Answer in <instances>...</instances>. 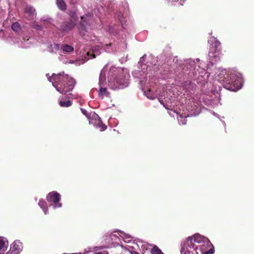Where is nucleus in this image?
Returning <instances> with one entry per match:
<instances>
[{"instance_id":"nucleus-40","label":"nucleus","mask_w":254,"mask_h":254,"mask_svg":"<svg viewBox=\"0 0 254 254\" xmlns=\"http://www.w3.org/2000/svg\"><path fill=\"white\" fill-rule=\"evenodd\" d=\"M36 29H38V30H41L42 28H41V26L39 25H37L36 26Z\"/></svg>"},{"instance_id":"nucleus-12","label":"nucleus","mask_w":254,"mask_h":254,"mask_svg":"<svg viewBox=\"0 0 254 254\" xmlns=\"http://www.w3.org/2000/svg\"><path fill=\"white\" fill-rule=\"evenodd\" d=\"M190 110L189 108V110ZM193 109H191V111H189V113L187 115L185 113H184V115L183 113L180 114L179 116L177 117L178 122L180 125H185L186 124L187 120L186 118L190 116H195L198 115L200 113V109L197 107L195 109L194 112H192ZM179 114H181L180 113Z\"/></svg>"},{"instance_id":"nucleus-9","label":"nucleus","mask_w":254,"mask_h":254,"mask_svg":"<svg viewBox=\"0 0 254 254\" xmlns=\"http://www.w3.org/2000/svg\"><path fill=\"white\" fill-rule=\"evenodd\" d=\"M60 199V194L56 191L49 193L47 196V201L50 203V205L52 206L54 208L62 207V203L59 202Z\"/></svg>"},{"instance_id":"nucleus-19","label":"nucleus","mask_w":254,"mask_h":254,"mask_svg":"<svg viewBox=\"0 0 254 254\" xmlns=\"http://www.w3.org/2000/svg\"><path fill=\"white\" fill-rule=\"evenodd\" d=\"M208 42L211 46L210 49H213L214 51H220L221 43L215 37H211L208 40Z\"/></svg>"},{"instance_id":"nucleus-46","label":"nucleus","mask_w":254,"mask_h":254,"mask_svg":"<svg viewBox=\"0 0 254 254\" xmlns=\"http://www.w3.org/2000/svg\"><path fill=\"white\" fill-rule=\"evenodd\" d=\"M46 76L48 77L49 76V74H47Z\"/></svg>"},{"instance_id":"nucleus-6","label":"nucleus","mask_w":254,"mask_h":254,"mask_svg":"<svg viewBox=\"0 0 254 254\" xmlns=\"http://www.w3.org/2000/svg\"><path fill=\"white\" fill-rule=\"evenodd\" d=\"M92 19L93 15L90 13L81 17V21L78 27L80 35L84 36L86 34L87 32V26L91 25Z\"/></svg>"},{"instance_id":"nucleus-42","label":"nucleus","mask_w":254,"mask_h":254,"mask_svg":"<svg viewBox=\"0 0 254 254\" xmlns=\"http://www.w3.org/2000/svg\"><path fill=\"white\" fill-rule=\"evenodd\" d=\"M212 114L213 115L215 116H217V114H216V113H215V112H212Z\"/></svg>"},{"instance_id":"nucleus-31","label":"nucleus","mask_w":254,"mask_h":254,"mask_svg":"<svg viewBox=\"0 0 254 254\" xmlns=\"http://www.w3.org/2000/svg\"><path fill=\"white\" fill-rule=\"evenodd\" d=\"M59 104L60 106L62 107H68L72 105V102L70 100H67L66 101H61L59 102Z\"/></svg>"},{"instance_id":"nucleus-2","label":"nucleus","mask_w":254,"mask_h":254,"mask_svg":"<svg viewBox=\"0 0 254 254\" xmlns=\"http://www.w3.org/2000/svg\"><path fill=\"white\" fill-rule=\"evenodd\" d=\"M218 80L224 88L233 91L240 89L243 85L242 74L232 69H223L218 75Z\"/></svg>"},{"instance_id":"nucleus-39","label":"nucleus","mask_w":254,"mask_h":254,"mask_svg":"<svg viewBox=\"0 0 254 254\" xmlns=\"http://www.w3.org/2000/svg\"><path fill=\"white\" fill-rule=\"evenodd\" d=\"M179 0H172L174 1H178ZM186 0H180V5H183V2H184Z\"/></svg>"},{"instance_id":"nucleus-14","label":"nucleus","mask_w":254,"mask_h":254,"mask_svg":"<svg viewBox=\"0 0 254 254\" xmlns=\"http://www.w3.org/2000/svg\"><path fill=\"white\" fill-rule=\"evenodd\" d=\"M220 51H214L213 49H210L208 53V60L209 63L212 65L214 64L220 60Z\"/></svg>"},{"instance_id":"nucleus-34","label":"nucleus","mask_w":254,"mask_h":254,"mask_svg":"<svg viewBox=\"0 0 254 254\" xmlns=\"http://www.w3.org/2000/svg\"><path fill=\"white\" fill-rule=\"evenodd\" d=\"M214 251L213 249H210L207 252H206V251H202L201 252L202 254H212L214 253Z\"/></svg>"},{"instance_id":"nucleus-44","label":"nucleus","mask_w":254,"mask_h":254,"mask_svg":"<svg viewBox=\"0 0 254 254\" xmlns=\"http://www.w3.org/2000/svg\"><path fill=\"white\" fill-rule=\"evenodd\" d=\"M196 61H197V62H199V60L198 59H196Z\"/></svg>"},{"instance_id":"nucleus-36","label":"nucleus","mask_w":254,"mask_h":254,"mask_svg":"<svg viewBox=\"0 0 254 254\" xmlns=\"http://www.w3.org/2000/svg\"><path fill=\"white\" fill-rule=\"evenodd\" d=\"M94 254H108V253L106 251H103L102 252H97Z\"/></svg>"},{"instance_id":"nucleus-37","label":"nucleus","mask_w":254,"mask_h":254,"mask_svg":"<svg viewBox=\"0 0 254 254\" xmlns=\"http://www.w3.org/2000/svg\"><path fill=\"white\" fill-rule=\"evenodd\" d=\"M122 16H123V14L122 13H120V15L118 16L120 22L122 23V25H123L122 20Z\"/></svg>"},{"instance_id":"nucleus-45","label":"nucleus","mask_w":254,"mask_h":254,"mask_svg":"<svg viewBox=\"0 0 254 254\" xmlns=\"http://www.w3.org/2000/svg\"><path fill=\"white\" fill-rule=\"evenodd\" d=\"M174 113H175L177 114V115H178V114H179V113H178L176 112H175V111H174Z\"/></svg>"},{"instance_id":"nucleus-13","label":"nucleus","mask_w":254,"mask_h":254,"mask_svg":"<svg viewBox=\"0 0 254 254\" xmlns=\"http://www.w3.org/2000/svg\"><path fill=\"white\" fill-rule=\"evenodd\" d=\"M22 249V243L19 241L16 240L10 245L9 250L5 254H19Z\"/></svg>"},{"instance_id":"nucleus-1","label":"nucleus","mask_w":254,"mask_h":254,"mask_svg":"<svg viewBox=\"0 0 254 254\" xmlns=\"http://www.w3.org/2000/svg\"><path fill=\"white\" fill-rule=\"evenodd\" d=\"M129 77L127 69L112 66L108 72V85L113 90L123 89L128 85Z\"/></svg>"},{"instance_id":"nucleus-18","label":"nucleus","mask_w":254,"mask_h":254,"mask_svg":"<svg viewBox=\"0 0 254 254\" xmlns=\"http://www.w3.org/2000/svg\"><path fill=\"white\" fill-rule=\"evenodd\" d=\"M74 47L72 45L67 44H63L61 45L60 55L70 54L74 51Z\"/></svg>"},{"instance_id":"nucleus-33","label":"nucleus","mask_w":254,"mask_h":254,"mask_svg":"<svg viewBox=\"0 0 254 254\" xmlns=\"http://www.w3.org/2000/svg\"><path fill=\"white\" fill-rule=\"evenodd\" d=\"M80 110H81L82 113L83 115H84L87 118H88V119H89V118L90 117L88 116V113L87 111L86 110L82 109V108H81Z\"/></svg>"},{"instance_id":"nucleus-22","label":"nucleus","mask_w":254,"mask_h":254,"mask_svg":"<svg viewBox=\"0 0 254 254\" xmlns=\"http://www.w3.org/2000/svg\"><path fill=\"white\" fill-rule=\"evenodd\" d=\"M114 232H117L120 238L123 239L126 243H130L133 239V237L127 234L123 231H117Z\"/></svg>"},{"instance_id":"nucleus-11","label":"nucleus","mask_w":254,"mask_h":254,"mask_svg":"<svg viewBox=\"0 0 254 254\" xmlns=\"http://www.w3.org/2000/svg\"><path fill=\"white\" fill-rule=\"evenodd\" d=\"M89 123L93 125L95 127L100 129V131H104L107 128V127L102 124L99 116L93 113L89 118Z\"/></svg>"},{"instance_id":"nucleus-21","label":"nucleus","mask_w":254,"mask_h":254,"mask_svg":"<svg viewBox=\"0 0 254 254\" xmlns=\"http://www.w3.org/2000/svg\"><path fill=\"white\" fill-rule=\"evenodd\" d=\"M101 49L98 46L95 47L91 52H88L86 53L87 58L88 60L95 58L96 55L100 54Z\"/></svg>"},{"instance_id":"nucleus-23","label":"nucleus","mask_w":254,"mask_h":254,"mask_svg":"<svg viewBox=\"0 0 254 254\" xmlns=\"http://www.w3.org/2000/svg\"><path fill=\"white\" fill-rule=\"evenodd\" d=\"M142 90H143L144 95L147 98L153 100L157 97L156 94H154L150 89L146 90L145 88H142Z\"/></svg>"},{"instance_id":"nucleus-25","label":"nucleus","mask_w":254,"mask_h":254,"mask_svg":"<svg viewBox=\"0 0 254 254\" xmlns=\"http://www.w3.org/2000/svg\"><path fill=\"white\" fill-rule=\"evenodd\" d=\"M8 245V242L6 239L0 237V252L4 251Z\"/></svg>"},{"instance_id":"nucleus-41","label":"nucleus","mask_w":254,"mask_h":254,"mask_svg":"<svg viewBox=\"0 0 254 254\" xmlns=\"http://www.w3.org/2000/svg\"><path fill=\"white\" fill-rule=\"evenodd\" d=\"M109 30H110L111 32H113V30H114L113 29H112V26H110Z\"/></svg>"},{"instance_id":"nucleus-16","label":"nucleus","mask_w":254,"mask_h":254,"mask_svg":"<svg viewBox=\"0 0 254 254\" xmlns=\"http://www.w3.org/2000/svg\"><path fill=\"white\" fill-rule=\"evenodd\" d=\"M186 62L187 64H189V67L188 66L187 68H189L190 70H192V72L194 74L196 75L197 72L198 73L200 72L198 68H200V66L199 65H196L194 60L191 59L187 60ZM203 70L205 71V69L204 68L202 69L201 72H202Z\"/></svg>"},{"instance_id":"nucleus-32","label":"nucleus","mask_w":254,"mask_h":254,"mask_svg":"<svg viewBox=\"0 0 254 254\" xmlns=\"http://www.w3.org/2000/svg\"><path fill=\"white\" fill-rule=\"evenodd\" d=\"M151 254H163L162 251L156 246L153 247L151 251Z\"/></svg>"},{"instance_id":"nucleus-8","label":"nucleus","mask_w":254,"mask_h":254,"mask_svg":"<svg viewBox=\"0 0 254 254\" xmlns=\"http://www.w3.org/2000/svg\"><path fill=\"white\" fill-rule=\"evenodd\" d=\"M70 20L69 21H65L62 23L61 26V29L67 32L72 30L75 25L76 21L78 18L75 11H72L70 13Z\"/></svg>"},{"instance_id":"nucleus-20","label":"nucleus","mask_w":254,"mask_h":254,"mask_svg":"<svg viewBox=\"0 0 254 254\" xmlns=\"http://www.w3.org/2000/svg\"><path fill=\"white\" fill-rule=\"evenodd\" d=\"M22 40L23 41H21L20 43L16 42L19 47L24 48H27L29 47L30 44L32 43V39L30 38V37H28L27 36L26 37H23Z\"/></svg>"},{"instance_id":"nucleus-28","label":"nucleus","mask_w":254,"mask_h":254,"mask_svg":"<svg viewBox=\"0 0 254 254\" xmlns=\"http://www.w3.org/2000/svg\"><path fill=\"white\" fill-rule=\"evenodd\" d=\"M56 4L59 9L64 10L66 8V5L63 0H57Z\"/></svg>"},{"instance_id":"nucleus-30","label":"nucleus","mask_w":254,"mask_h":254,"mask_svg":"<svg viewBox=\"0 0 254 254\" xmlns=\"http://www.w3.org/2000/svg\"><path fill=\"white\" fill-rule=\"evenodd\" d=\"M11 28L14 31L18 32L21 30V27L18 22H15L12 24Z\"/></svg>"},{"instance_id":"nucleus-35","label":"nucleus","mask_w":254,"mask_h":254,"mask_svg":"<svg viewBox=\"0 0 254 254\" xmlns=\"http://www.w3.org/2000/svg\"><path fill=\"white\" fill-rule=\"evenodd\" d=\"M111 46V44H109V45H106V47L105 48V49L106 50V52H110L111 51V50H110V47Z\"/></svg>"},{"instance_id":"nucleus-29","label":"nucleus","mask_w":254,"mask_h":254,"mask_svg":"<svg viewBox=\"0 0 254 254\" xmlns=\"http://www.w3.org/2000/svg\"><path fill=\"white\" fill-rule=\"evenodd\" d=\"M51 49L50 50V52L51 53H57L58 51L60 53L61 51V45L59 44H54L53 45H51Z\"/></svg>"},{"instance_id":"nucleus-5","label":"nucleus","mask_w":254,"mask_h":254,"mask_svg":"<svg viewBox=\"0 0 254 254\" xmlns=\"http://www.w3.org/2000/svg\"><path fill=\"white\" fill-rule=\"evenodd\" d=\"M108 64H106L103 68L101 71L99 84L100 85V89L98 91V95L100 98H103L104 97H108L109 93L106 87L104 86V82L106 80V72L108 71Z\"/></svg>"},{"instance_id":"nucleus-17","label":"nucleus","mask_w":254,"mask_h":254,"mask_svg":"<svg viewBox=\"0 0 254 254\" xmlns=\"http://www.w3.org/2000/svg\"><path fill=\"white\" fill-rule=\"evenodd\" d=\"M172 99L171 96H167L164 99L158 98L160 103L167 109L172 111V108L174 105L173 103Z\"/></svg>"},{"instance_id":"nucleus-7","label":"nucleus","mask_w":254,"mask_h":254,"mask_svg":"<svg viewBox=\"0 0 254 254\" xmlns=\"http://www.w3.org/2000/svg\"><path fill=\"white\" fill-rule=\"evenodd\" d=\"M198 246L190 240H187L182 246L181 253L182 254H198L196 252Z\"/></svg>"},{"instance_id":"nucleus-15","label":"nucleus","mask_w":254,"mask_h":254,"mask_svg":"<svg viewBox=\"0 0 254 254\" xmlns=\"http://www.w3.org/2000/svg\"><path fill=\"white\" fill-rule=\"evenodd\" d=\"M37 15L36 9L31 5H27L24 10V16L28 20L35 19Z\"/></svg>"},{"instance_id":"nucleus-4","label":"nucleus","mask_w":254,"mask_h":254,"mask_svg":"<svg viewBox=\"0 0 254 254\" xmlns=\"http://www.w3.org/2000/svg\"><path fill=\"white\" fill-rule=\"evenodd\" d=\"M48 80L52 83L56 90L61 94H65L72 91L76 83L75 80L69 77L67 74L60 73L58 74L53 73L48 77Z\"/></svg>"},{"instance_id":"nucleus-38","label":"nucleus","mask_w":254,"mask_h":254,"mask_svg":"<svg viewBox=\"0 0 254 254\" xmlns=\"http://www.w3.org/2000/svg\"><path fill=\"white\" fill-rule=\"evenodd\" d=\"M67 97L69 98H75V97L72 93L68 94L67 95Z\"/></svg>"},{"instance_id":"nucleus-10","label":"nucleus","mask_w":254,"mask_h":254,"mask_svg":"<svg viewBox=\"0 0 254 254\" xmlns=\"http://www.w3.org/2000/svg\"><path fill=\"white\" fill-rule=\"evenodd\" d=\"M187 240H190L192 242H193L195 245L199 244L198 247H201V246H207L211 245L209 240L206 237H204L199 234H196L192 237H188ZM201 250V248H200Z\"/></svg>"},{"instance_id":"nucleus-3","label":"nucleus","mask_w":254,"mask_h":254,"mask_svg":"<svg viewBox=\"0 0 254 254\" xmlns=\"http://www.w3.org/2000/svg\"><path fill=\"white\" fill-rule=\"evenodd\" d=\"M146 55H144L140 59L138 63V66L141 67V71L138 70L133 72V76L140 79V83L142 86L145 84L147 77H149V82H150V76L152 74V71H155L157 69L158 66L156 64V58L152 56L148 57V61L146 64L143 63L145 61Z\"/></svg>"},{"instance_id":"nucleus-43","label":"nucleus","mask_w":254,"mask_h":254,"mask_svg":"<svg viewBox=\"0 0 254 254\" xmlns=\"http://www.w3.org/2000/svg\"><path fill=\"white\" fill-rule=\"evenodd\" d=\"M131 254H138L136 252H133V253H131Z\"/></svg>"},{"instance_id":"nucleus-24","label":"nucleus","mask_w":254,"mask_h":254,"mask_svg":"<svg viewBox=\"0 0 254 254\" xmlns=\"http://www.w3.org/2000/svg\"><path fill=\"white\" fill-rule=\"evenodd\" d=\"M104 241L105 243L108 245L106 247H96V248H99V249H103L104 248H108L110 247L113 246L114 245V242L111 241V239L110 238V234L109 235H105L104 237Z\"/></svg>"},{"instance_id":"nucleus-26","label":"nucleus","mask_w":254,"mask_h":254,"mask_svg":"<svg viewBox=\"0 0 254 254\" xmlns=\"http://www.w3.org/2000/svg\"><path fill=\"white\" fill-rule=\"evenodd\" d=\"M110 238L111 239L112 241H113L114 242L113 247H115L116 246V245L119 244V241L121 239L119 235L118 236L113 233H111L110 234Z\"/></svg>"},{"instance_id":"nucleus-27","label":"nucleus","mask_w":254,"mask_h":254,"mask_svg":"<svg viewBox=\"0 0 254 254\" xmlns=\"http://www.w3.org/2000/svg\"><path fill=\"white\" fill-rule=\"evenodd\" d=\"M39 206L42 209L45 214H47L48 212V210L47 207V203L45 201L40 199L38 202Z\"/></svg>"}]
</instances>
